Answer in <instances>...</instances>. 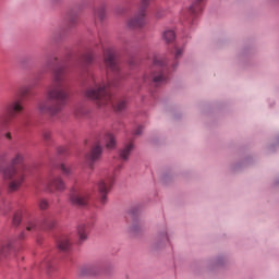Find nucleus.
Segmentation results:
<instances>
[{"instance_id":"obj_1","label":"nucleus","mask_w":279,"mask_h":279,"mask_svg":"<svg viewBox=\"0 0 279 279\" xmlns=\"http://www.w3.org/2000/svg\"><path fill=\"white\" fill-rule=\"evenodd\" d=\"M104 62L107 69V73H113V82H108V84H106L92 75L89 87L85 92V96L88 99L96 101L99 108H104V106H112L114 110L121 112L122 110H125L128 102L125 100H119L117 106H114V101H112V94H110L108 90L111 86H118V82L123 80V73H121V68L119 66L117 53L112 48L106 49L104 51Z\"/></svg>"},{"instance_id":"obj_2","label":"nucleus","mask_w":279,"mask_h":279,"mask_svg":"<svg viewBox=\"0 0 279 279\" xmlns=\"http://www.w3.org/2000/svg\"><path fill=\"white\" fill-rule=\"evenodd\" d=\"M66 66L59 65L53 71L51 85L47 88L46 100L38 102L37 108L41 114L48 117H58L62 112V108L69 101V92L66 90Z\"/></svg>"},{"instance_id":"obj_3","label":"nucleus","mask_w":279,"mask_h":279,"mask_svg":"<svg viewBox=\"0 0 279 279\" xmlns=\"http://www.w3.org/2000/svg\"><path fill=\"white\" fill-rule=\"evenodd\" d=\"M23 162V154L17 153L11 160V165L3 168L0 166V172L3 175V179L9 182L10 191H19L21 189V184L25 180V174L23 172H19L16 170L15 165H21Z\"/></svg>"},{"instance_id":"obj_4","label":"nucleus","mask_w":279,"mask_h":279,"mask_svg":"<svg viewBox=\"0 0 279 279\" xmlns=\"http://www.w3.org/2000/svg\"><path fill=\"white\" fill-rule=\"evenodd\" d=\"M101 145H106L107 149H114L117 147V140L114 138V135L111 133H104L99 135V138L90 153L86 155V160L89 162V167H93V163L97 162V160L101 158V154L104 153V147Z\"/></svg>"},{"instance_id":"obj_5","label":"nucleus","mask_w":279,"mask_h":279,"mask_svg":"<svg viewBox=\"0 0 279 279\" xmlns=\"http://www.w3.org/2000/svg\"><path fill=\"white\" fill-rule=\"evenodd\" d=\"M165 64H167V61L162 57L155 54L150 72L144 75L143 82H154L156 86L165 84L167 82V68H165Z\"/></svg>"},{"instance_id":"obj_6","label":"nucleus","mask_w":279,"mask_h":279,"mask_svg":"<svg viewBox=\"0 0 279 279\" xmlns=\"http://www.w3.org/2000/svg\"><path fill=\"white\" fill-rule=\"evenodd\" d=\"M27 95H29V87H21L17 93V98L7 105V112L12 119H14L16 114H21L24 110L23 99H25Z\"/></svg>"},{"instance_id":"obj_7","label":"nucleus","mask_w":279,"mask_h":279,"mask_svg":"<svg viewBox=\"0 0 279 279\" xmlns=\"http://www.w3.org/2000/svg\"><path fill=\"white\" fill-rule=\"evenodd\" d=\"M150 2L151 0H141L137 13L128 22V25L131 27V29H138L140 27H144L146 23L145 16H147V8H149Z\"/></svg>"},{"instance_id":"obj_8","label":"nucleus","mask_w":279,"mask_h":279,"mask_svg":"<svg viewBox=\"0 0 279 279\" xmlns=\"http://www.w3.org/2000/svg\"><path fill=\"white\" fill-rule=\"evenodd\" d=\"M114 184V174H109L106 179L98 182V192L100 195V203L104 205L108 202V193Z\"/></svg>"},{"instance_id":"obj_9","label":"nucleus","mask_w":279,"mask_h":279,"mask_svg":"<svg viewBox=\"0 0 279 279\" xmlns=\"http://www.w3.org/2000/svg\"><path fill=\"white\" fill-rule=\"evenodd\" d=\"M70 201L74 206H86L88 204V194L82 190L73 189L70 194Z\"/></svg>"},{"instance_id":"obj_10","label":"nucleus","mask_w":279,"mask_h":279,"mask_svg":"<svg viewBox=\"0 0 279 279\" xmlns=\"http://www.w3.org/2000/svg\"><path fill=\"white\" fill-rule=\"evenodd\" d=\"M64 189H66V185L64 180H62L60 177H54L48 180L47 191H49V193H53V191L62 192Z\"/></svg>"},{"instance_id":"obj_11","label":"nucleus","mask_w":279,"mask_h":279,"mask_svg":"<svg viewBox=\"0 0 279 279\" xmlns=\"http://www.w3.org/2000/svg\"><path fill=\"white\" fill-rule=\"evenodd\" d=\"M89 232H90V227L88 225L82 223L77 227V234L81 243L86 241V239H88Z\"/></svg>"},{"instance_id":"obj_12","label":"nucleus","mask_w":279,"mask_h":279,"mask_svg":"<svg viewBox=\"0 0 279 279\" xmlns=\"http://www.w3.org/2000/svg\"><path fill=\"white\" fill-rule=\"evenodd\" d=\"M132 149H134V143H129L124 146V148L120 151L121 160H128L130 155L132 154Z\"/></svg>"},{"instance_id":"obj_13","label":"nucleus","mask_w":279,"mask_h":279,"mask_svg":"<svg viewBox=\"0 0 279 279\" xmlns=\"http://www.w3.org/2000/svg\"><path fill=\"white\" fill-rule=\"evenodd\" d=\"M206 0H196L194 3H192V5L190 7V12H192V14H199V12H202L203 8H204V2Z\"/></svg>"},{"instance_id":"obj_14","label":"nucleus","mask_w":279,"mask_h":279,"mask_svg":"<svg viewBox=\"0 0 279 279\" xmlns=\"http://www.w3.org/2000/svg\"><path fill=\"white\" fill-rule=\"evenodd\" d=\"M162 39L165 43H173L175 40V32L171 29L163 32Z\"/></svg>"},{"instance_id":"obj_15","label":"nucleus","mask_w":279,"mask_h":279,"mask_svg":"<svg viewBox=\"0 0 279 279\" xmlns=\"http://www.w3.org/2000/svg\"><path fill=\"white\" fill-rule=\"evenodd\" d=\"M59 250H62V252H66L69 247H71V242L69 241V238H62L58 243Z\"/></svg>"},{"instance_id":"obj_16","label":"nucleus","mask_w":279,"mask_h":279,"mask_svg":"<svg viewBox=\"0 0 279 279\" xmlns=\"http://www.w3.org/2000/svg\"><path fill=\"white\" fill-rule=\"evenodd\" d=\"M95 274H97V271L93 266H85L81 268V276H95Z\"/></svg>"},{"instance_id":"obj_17","label":"nucleus","mask_w":279,"mask_h":279,"mask_svg":"<svg viewBox=\"0 0 279 279\" xmlns=\"http://www.w3.org/2000/svg\"><path fill=\"white\" fill-rule=\"evenodd\" d=\"M26 230L27 232H36V230H38V222L34 219L28 220L26 223Z\"/></svg>"},{"instance_id":"obj_18","label":"nucleus","mask_w":279,"mask_h":279,"mask_svg":"<svg viewBox=\"0 0 279 279\" xmlns=\"http://www.w3.org/2000/svg\"><path fill=\"white\" fill-rule=\"evenodd\" d=\"M60 170L62 171L63 175H72L73 174V168L66 163H61L60 165Z\"/></svg>"},{"instance_id":"obj_19","label":"nucleus","mask_w":279,"mask_h":279,"mask_svg":"<svg viewBox=\"0 0 279 279\" xmlns=\"http://www.w3.org/2000/svg\"><path fill=\"white\" fill-rule=\"evenodd\" d=\"M9 252H12V244L7 243L0 248V258H2V256H8Z\"/></svg>"},{"instance_id":"obj_20","label":"nucleus","mask_w":279,"mask_h":279,"mask_svg":"<svg viewBox=\"0 0 279 279\" xmlns=\"http://www.w3.org/2000/svg\"><path fill=\"white\" fill-rule=\"evenodd\" d=\"M23 217V213L21 211H16L13 216V220H12V223L13 226H21V219Z\"/></svg>"},{"instance_id":"obj_21","label":"nucleus","mask_w":279,"mask_h":279,"mask_svg":"<svg viewBox=\"0 0 279 279\" xmlns=\"http://www.w3.org/2000/svg\"><path fill=\"white\" fill-rule=\"evenodd\" d=\"M82 60L85 64H92L94 60L93 52H86L83 54Z\"/></svg>"},{"instance_id":"obj_22","label":"nucleus","mask_w":279,"mask_h":279,"mask_svg":"<svg viewBox=\"0 0 279 279\" xmlns=\"http://www.w3.org/2000/svg\"><path fill=\"white\" fill-rule=\"evenodd\" d=\"M39 208L40 210H47V208H49V202H47V199H40Z\"/></svg>"},{"instance_id":"obj_23","label":"nucleus","mask_w":279,"mask_h":279,"mask_svg":"<svg viewBox=\"0 0 279 279\" xmlns=\"http://www.w3.org/2000/svg\"><path fill=\"white\" fill-rule=\"evenodd\" d=\"M44 226L51 230L56 227V220H45Z\"/></svg>"},{"instance_id":"obj_24","label":"nucleus","mask_w":279,"mask_h":279,"mask_svg":"<svg viewBox=\"0 0 279 279\" xmlns=\"http://www.w3.org/2000/svg\"><path fill=\"white\" fill-rule=\"evenodd\" d=\"M182 53H184V49L175 48V53H174L175 60H180V58H182Z\"/></svg>"},{"instance_id":"obj_25","label":"nucleus","mask_w":279,"mask_h":279,"mask_svg":"<svg viewBox=\"0 0 279 279\" xmlns=\"http://www.w3.org/2000/svg\"><path fill=\"white\" fill-rule=\"evenodd\" d=\"M43 137H44V141H47V142L51 141V131L45 130L43 132Z\"/></svg>"},{"instance_id":"obj_26","label":"nucleus","mask_w":279,"mask_h":279,"mask_svg":"<svg viewBox=\"0 0 279 279\" xmlns=\"http://www.w3.org/2000/svg\"><path fill=\"white\" fill-rule=\"evenodd\" d=\"M74 114H75V117H84V107H77L74 110Z\"/></svg>"},{"instance_id":"obj_27","label":"nucleus","mask_w":279,"mask_h":279,"mask_svg":"<svg viewBox=\"0 0 279 279\" xmlns=\"http://www.w3.org/2000/svg\"><path fill=\"white\" fill-rule=\"evenodd\" d=\"M98 19L102 20L106 17V10L100 9L97 13Z\"/></svg>"},{"instance_id":"obj_28","label":"nucleus","mask_w":279,"mask_h":279,"mask_svg":"<svg viewBox=\"0 0 279 279\" xmlns=\"http://www.w3.org/2000/svg\"><path fill=\"white\" fill-rule=\"evenodd\" d=\"M58 154H66L68 151V148L66 146H60L58 149H57Z\"/></svg>"},{"instance_id":"obj_29","label":"nucleus","mask_w":279,"mask_h":279,"mask_svg":"<svg viewBox=\"0 0 279 279\" xmlns=\"http://www.w3.org/2000/svg\"><path fill=\"white\" fill-rule=\"evenodd\" d=\"M141 134H143V126H137L135 130V136H141Z\"/></svg>"},{"instance_id":"obj_30","label":"nucleus","mask_w":279,"mask_h":279,"mask_svg":"<svg viewBox=\"0 0 279 279\" xmlns=\"http://www.w3.org/2000/svg\"><path fill=\"white\" fill-rule=\"evenodd\" d=\"M41 269H49V263H47V262H44V263H41Z\"/></svg>"},{"instance_id":"obj_31","label":"nucleus","mask_w":279,"mask_h":279,"mask_svg":"<svg viewBox=\"0 0 279 279\" xmlns=\"http://www.w3.org/2000/svg\"><path fill=\"white\" fill-rule=\"evenodd\" d=\"M5 138H8V141H12V133H5Z\"/></svg>"},{"instance_id":"obj_32","label":"nucleus","mask_w":279,"mask_h":279,"mask_svg":"<svg viewBox=\"0 0 279 279\" xmlns=\"http://www.w3.org/2000/svg\"><path fill=\"white\" fill-rule=\"evenodd\" d=\"M20 239H25V233H22V234L20 235Z\"/></svg>"},{"instance_id":"obj_33","label":"nucleus","mask_w":279,"mask_h":279,"mask_svg":"<svg viewBox=\"0 0 279 279\" xmlns=\"http://www.w3.org/2000/svg\"><path fill=\"white\" fill-rule=\"evenodd\" d=\"M53 60H54V62H58V58H54Z\"/></svg>"},{"instance_id":"obj_34","label":"nucleus","mask_w":279,"mask_h":279,"mask_svg":"<svg viewBox=\"0 0 279 279\" xmlns=\"http://www.w3.org/2000/svg\"><path fill=\"white\" fill-rule=\"evenodd\" d=\"M175 66H177V64H173V65H172V69H175Z\"/></svg>"}]
</instances>
